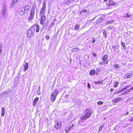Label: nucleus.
I'll return each instance as SVG.
<instances>
[{
  "label": "nucleus",
  "instance_id": "nucleus-19",
  "mask_svg": "<svg viewBox=\"0 0 133 133\" xmlns=\"http://www.w3.org/2000/svg\"><path fill=\"white\" fill-rule=\"evenodd\" d=\"M95 73V71L94 69H91L90 70L89 74L90 75L93 76L94 75Z\"/></svg>",
  "mask_w": 133,
  "mask_h": 133
},
{
  "label": "nucleus",
  "instance_id": "nucleus-31",
  "mask_svg": "<svg viewBox=\"0 0 133 133\" xmlns=\"http://www.w3.org/2000/svg\"><path fill=\"white\" fill-rule=\"evenodd\" d=\"M103 103V102L101 101H99L97 102V104L98 105H102Z\"/></svg>",
  "mask_w": 133,
  "mask_h": 133
},
{
  "label": "nucleus",
  "instance_id": "nucleus-28",
  "mask_svg": "<svg viewBox=\"0 0 133 133\" xmlns=\"http://www.w3.org/2000/svg\"><path fill=\"white\" fill-rule=\"evenodd\" d=\"M88 11L86 9H83L79 12V14H81L82 13H87Z\"/></svg>",
  "mask_w": 133,
  "mask_h": 133
},
{
  "label": "nucleus",
  "instance_id": "nucleus-20",
  "mask_svg": "<svg viewBox=\"0 0 133 133\" xmlns=\"http://www.w3.org/2000/svg\"><path fill=\"white\" fill-rule=\"evenodd\" d=\"M119 84V82L118 81H115L114 82L113 87L114 88H117Z\"/></svg>",
  "mask_w": 133,
  "mask_h": 133
},
{
  "label": "nucleus",
  "instance_id": "nucleus-36",
  "mask_svg": "<svg viewBox=\"0 0 133 133\" xmlns=\"http://www.w3.org/2000/svg\"><path fill=\"white\" fill-rule=\"evenodd\" d=\"M87 86L89 88H90V85L89 83H88L87 84Z\"/></svg>",
  "mask_w": 133,
  "mask_h": 133
},
{
  "label": "nucleus",
  "instance_id": "nucleus-45",
  "mask_svg": "<svg viewBox=\"0 0 133 133\" xmlns=\"http://www.w3.org/2000/svg\"><path fill=\"white\" fill-rule=\"evenodd\" d=\"M108 0H103L104 1V2H106Z\"/></svg>",
  "mask_w": 133,
  "mask_h": 133
},
{
  "label": "nucleus",
  "instance_id": "nucleus-24",
  "mask_svg": "<svg viewBox=\"0 0 133 133\" xmlns=\"http://www.w3.org/2000/svg\"><path fill=\"white\" fill-rule=\"evenodd\" d=\"M121 44L122 46L124 48L123 49L125 50L126 49L125 44L124 43L121 42Z\"/></svg>",
  "mask_w": 133,
  "mask_h": 133
},
{
  "label": "nucleus",
  "instance_id": "nucleus-22",
  "mask_svg": "<svg viewBox=\"0 0 133 133\" xmlns=\"http://www.w3.org/2000/svg\"><path fill=\"white\" fill-rule=\"evenodd\" d=\"M5 114V109L3 107L2 108V112L1 113V115L2 116H3Z\"/></svg>",
  "mask_w": 133,
  "mask_h": 133
},
{
  "label": "nucleus",
  "instance_id": "nucleus-21",
  "mask_svg": "<svg viewBox=\"0 0 133 133\" xmlns=\"http://www.w3.org/2000/svg\"><path fill=\"white\" fill-rule=\"evenodd\" d=\"M103 36L106 38L108 36L107 33L105 30H103Z\"/></svg>",
  "mask_w": 133,
  "mask_h": 133
},
{
  "label": "nucleus",
  "instance_id": "nucleus-16",
  "mask_svg": "<svg viewBox=\"0 0 133 133\" xmlns=\"http://www.w3.org/2000/svg\"><path fill=\"white\" fill-rule=\"evenodd\" d=\"M28 63H25L24 65L23 71L24 72L25 71L28 69Z\"/></svg>",
  "mask_w": 133,
  "mask_h": 133
},
{
  "label": "nucleus",
  "instance_id": "nucleus-27",
  "mask_svg": "<svg viewBox=\"0 0 133 133\" xmlns=\"http://www.w3.org/2000/svg\"><path fill=\"white\" fill-rule=\"evenodd\" d=\"M79 49L77 48H75L72 49L71 50V51L72 52H74L77 51Z\"/></svg>",
  "mask_w": 133,
  "mask_h": 133
},
{
  "label": "nucleus",
  "instance_id": "nucleus-38",
  "mask_svg": "<svg viewBox=\"0 0 133 133\" xmlns=\"http://www.w3.org/2000/svg\"><path fill=\"white\" fill-rule=\"evenodd\" d=\"M102 127H103V126H100L99 128V130H101L102 128Z\"/></svg>",
  "mask_w": 133,
  "mask_h": 133
},
{
  "label": "nucleus",
  "instance_id": "nucleus-32",
  "mask_svg": "<svg viewBox=\"0 0 133 133\" xmlns=\"http://www.w3.org/2000/svg\"><path fill=\"white\" fill-rule=\"evenodd\" d=\"M130 17V15H129L128 13H127L126 14V15L125 17L129 18Z\"/></svg>",
  "mask_w": 133,
  "mask_h": 133
},
{
  "label": "nucleus",
  "instance_id": "nucleus-35",
  "mask_svg": "<svg viewBox=\"0 0 133 133\" xmlns=\"http://www.w3.org/2000/svg\"><path fill=\"white\" fill-rule=\"evenodd\" d=\"M120 92H120L119 90H118L117 91L115 92V93L116 94H118Z\"/></svg>",
  "mask_w": 133,
  "mask_h": 133
},
{
  "label": "nucleus",
  "instance_id": "nucleus-42",
  "mask_svg": "<svg viewBox=\"0 0 133 133\" xmlns=\"http://www.w3.org/2000/svg\"><path fill=\"white\" fill-rule=\"evenodd\" d=\"M110 91L112 92L113 91V89L112 88H111L110 89Z\"/></svg>",
  "mask_w": 133,
  "mask_h": 133
},
{
  "label": "nucleus",
  "instance_id": "nucleus-5",
  "mask_svg": "<svg viewBox=\"0 0 133 133\" xmlns=\"http://www.w3.org/2000/svg\"><path fill=\"white\" fill-rule=\"evenodd\" d=\"M92 114V112L88 111L86 112L84 116H82L80 117V119L82 120H86L89 118Z\"/></svg>",
  "mask_w": 133,
  "mask_h": 133
},
{
  "label": "nucleus",
  "instance_id": "nucleus-13",
  "mask_svg": "<svg viewBox=\"0 0 133 133\" xmlns=\"http://www.w3.org/2000/svg\"><path fill=\"white\" fill-rule=\"evenodd\" d=\"M121 100V98L120 97H118L115 98L112 101V102L114 103H116Z\"/></svg>",
  "mask_w": 133,
  "mask_h": 133
},
{
  "label": "nucleus",
  "instance_id": "nucleus-41",
  "mask_svg": "<svg viewBox=\"0 0 133 133\" xmlns=\"http://www.w3.org/2000/svg\"><path fill=\"white\" fill-rule=\"evenodd\" d=\"M99 73V71L98 70V69H97V70H96V74H98Z\"/></svg>",
  "mask_w": 133,
  "mask_h": 133
},
{
  "label": "nucleus",
  "instance_id": "nucleus-29",
  "mask_svg": "<svg viewBox=\"0 0 133 133\" xmlns=\"http://www.w3.org/2000/svg\"><path fill=\"white\" fill-rule=\"evenodd\" d=\"M113 66L114 67L117 68H118L119 67L118 64H115Z\"/></svg>",
  "mask_w": 133,
  "mask_h": 133
},
{
  "label": "nucleus",
  "instance_id": "nucleus-33",
  "mask_svg": "<svg viewBox=\"0 0 133 133\" xmlns=\"http://www.w3.org/2000/svg\"><path fill=\"white\" fill-rule=\"evenodd\" d=\"M92 39V43L94 44L95 42V38H93Z\"/></svg>",
  "mask_w": 133,
  "mask_h": 133
},
{
  "label": "nucleus",
  "instance_id": "nucleus-8",
  "mask_svg": "<svg viewBox=\"0 0 133 133\" xmlns=\"http://www.w3.org/2000/svg\"><path fill=\"white\" fill-rule=\"evenodd\" d=\"M55 123L54 125V127L56 129H60L61 126V122L57 120L55 121Z\"/></svg>",
  "mask_w": 133,
  "mask_h": 133
},
{
  "label": "nucleus",
  "instance_id": "nucleus-43",
  "mask_svg": "<svg viewBox=\"0 0 133 133\" xmlns=\"http://www.w3.org/2000/svg\"><path fill=\"white\" fill-rule=\"evenodd\" d=\"M133 90V86L131 87L130 89H129L130 90Z\"/></svg>",
  "mask_w": 133,
  "mask_h": 133
},
{
  "label": "nucleus",
  "instance_id": "nucleus-14",
  "mask_svg": "<svg viewBox=\"0 0 133 133\" xmlns=\"http://www.w3.org/2000/svg\"><path fill=\"white\" fill-rule=\"evenodd\" d=\"M132 76V73H127L125 74L124 76H125L127 78H131Z\"/></svg>",
  "mask_w": 133,
  "mask_h": 133
},
{
  "label": "nucleus",
  "instance_id": "nucleus-12",
  "mask_svg": "<svg viewBox=\"0 0 133 133\" xmlns=\"http://www.w3.org/2000/svg\"><path fill=\"white\" fill-rule=\"evenodd\" d=\"M39 98L37 97L34 99L33 102V105L34 107H35L38 101Z\"/></svg>",
  "mask_w": 133,
  "mask_h": 133
},
{
  "label": "nucleus",
  "instance_id": "nucleus-1",
  "mask_svg": "<svg viewBox=\"0 0 133 133\" xmlns=\"http://www.w3.org/2000/svg\"><path fill=\"white\" fill-rule=\"evenodd\" d=\"M108 57L109 56L107 54H105L103 55L101 58L103 62H99V64L101 65L108 64L109 61V60L108 59Z\"/></svg>",
  "mask_w": 133,
  "mask_h": 133
},
{
  "label": "nucleus",
  "instance_id": "nucleus-44",
  "mask_svg": "<svg viewBox=\"0 0 133 133\" xmlns=\"http://www.w3.org/2000/svg\"><path fill=\"white\" fill-rule=\"evenodd\" d=\"M128 114H129V112H127V113L125 114V115H126Z\"/></svg>",
  "mask_w": 133,
  "mask_h": 133
},
{
  "label": "nucleus",
  "instance_id": "nucleus-10",
  "mask_svg": "<svg viewBox=\"0 0 133 133\" xmlns=\"http://www.w3.org/2000/svg\"><path fill=\"white\" fill-rule=\"evenodd\" d=\"M34 33L30 28L28 30L27 32V35L29 37H31L34 35Z\"/></svg>",
  "mask_w": 133,
  "mask_h": 133
},
{
  "label": "nucleus",
  "instance_id": "nucleus-17",
  "mask_svg": "<svg viewBox=\"0 0 133 133\" xmlns=\"http://www.w3.org/2000/svg\"><path fill=\"white\" fill-rule=\"evenodd\" d=\"M102 19L101 17L99 18L94 23H95L96 24H98L102 21Z\"/></svg>",
  "mask_w": 133,
  "mask_h": 133
},
{
  "label": "nucleus",
  "instance_id": "nucleus-40",
  "mask_svg": "<svg viewBox=\"0 0 133 133\" xmlns=\"http://www.w3.org/2000/svg\"><path fill=\"white\" fill-rule=\"evenodd\" d=\"M92 55L94 57H96V54L94 53V52L92 53Z\"/></svg>",
  "mask_w": 133,
  "mask_h": 133
},
{
  "label": "nucleus",
  "instance_id": "nucleus-3",
  "mask_svg": "<svg viewBox=\"0 0 133 133\" xmlns=\"http://www.w3.org/2000/svg\"><path fill=\"white\" fill-rule=\"evenodd\" d=\"M35 7L36 6H32L30 10L29 15L28 18V20L30 21L33 19L35 14Z\"/></svg>",
  "mask_w": 133,
  "mask_h": 133
},
{
  "label": "nucleus",
  "instance_id": "nucleus-39",
  "mask_svg": "<svg viewBox=\"0 0 133 133\" xmlns=\"http://www.w3.org/2000/svg\"><path fill=\"white\" fill-rule=\"evenodd\" d=\"M107 24H109L111 23L112 22H111V21H107Z\"/></svg>",
  "mask_w": 133,
  "mask_h": 133
},
{
  "label": "nucleus",
  "instance_id": "nucleus-11",
  "mask_svg": "<svg viewBox=\"0 0 133 133\" xmlns=\"http://www.w3.org/2000/svg\"><path fill=\"white\" fill-rule=\"evenodd\" d=\"M74 124H73L71 125H69L66 127L65 129V132L66 133H68L70 131V129L74 127Z\"/></svg>",
  "mask_w": 133,
  "mask_h": 133
},
{
  "label": "nucleus",
  "instance_id": "nucleus-30",
  "mask_svg": "<svg viewBox=\"0 0 133 133\" xmlns=\"http://www.w3.org/2000/svg\"><path fill=\"white\" fill-rule=\"evenodd\" d=\"M128 86H126L124 88H123L120 90H119L120 92H121L123 91L124 90L126 89L127 88Z\"/></svg>",
  "mask_w": 133,
  "mask_h": 133
},
{
  "label": "nucleus",
  "instance_id": "nucleus-7",
  "mask_svg": "<svg viewBox=\"0 0 133 133\" xmlns=\"http://www.w3.org/2000/svg\"><path fill=\"white\" fill-rule=\"evenodd\" d=\"M46 18L45 16H41L40 23L42 25L45 24L46 22Z\"/></svg>",
  "mask_w": 133,
  "mask_h": 133
},
{
  "label": "nucleus",
  "instance_id": "nucleus-6",
  "mask_svg": "<svg viewBox=\"0 0 133 133\" xmlns=\"http://www.w3.org/2000/svg\"><path fill=\"white\" fill-rule=\"evenodd\" d=\"M46 8V3L44 2L43 3L42 7L41 8L39 12V15L40 16H45L44 15L45 13V10Z\"/></svg>",
  "mask_w": 133,
  "mask_h": 133
},
{
  "label": "nucleus",
  "instance_id": "nucleus-34",
  "mask_svg": "<svg viewBox=\"0 0 133 133\" xmlns=\"http://www.w3.org/2000/svg\"><path fill=\"white\" fill-rule=\"evenodd\" d=\"M45 38L46 40H48L49 38V36L46 35L45 36Z\"/></svg>",
  "mask_w": 133,
  "mask_h": 133
},
{
  "label": "nucleus",
  "instance_id": "nucleus-46",
  "mask_svg": "<svg viewBox=\"0 0 133 133\" xmlns=\"http://www.w3.org/2000/svg\"><path fill=\"white\" fill-rule=\"evenodd\" d=\"M53 20L54 21H56V19H54Z\"/></svg>",
  "mask_w": 133,
  "mask_h": 133
},
{
  "label": "nucleus",
  "instance_id": "nucleus-23",
  "mask_svg": "<svg viewBox=\"0 0 133 133\" xmlns=\"http://www.w3.org/2000/svg\"><path fill=\"white\" fill-rule=\"evenodd\" d=\"M112 48L115 51H118L119 50L118 48L117 47V46L115 45H113L112 46Z\"/></svg>",
  "mask_w": 133,
  "mask_h": 133
},
{
  "label": "nucleus",
  "instance_id": "nucleus-18",
  "mask_svg": "<svg viewBox=\"0 0 133 133\" xmlns=\"http://www.w3.org/2000/svg\"><path fill=\"white\" fill-rule=\"evenodd\" d=\"M22 8H23V10H24L26 12L28 11L30 8L29 6V5H26Z\"/></svg>",
  "mask_w": 133,
  "mask_h": 133
},
{
  "label": "nucleus",
  "instance_id": "nucleus-37",
  "mask_svg": "<svg viewBox=\"0 0 133 133\" xmlns=\"http://www.w3.org/2000/svg\"><path fill=\"white\" fill-rule=\"evenodd\" d=\"M130 121H133V117H131L129 119Z\"/></svg>",
  "mask_w": 133,
  "mask_h": 133
},
{
  "label": "nucleus",
  "instance_id": "nucleus-47",
  "mask_svg": "<svg viewBox=\"0 0 133 133\" xmlns=\"http://www.w3.org/2000/svg\"><path fill=\"white\" fill-rule=\"evenodd\" d=\"M40 93L39 94H38V95H40Z\"/></svg>",
  "mask_w": 133,
  "mask_h": 133
},
{
  "label": "nucleus",
  "instance_id": "nucleus-15",
  "mask_svg": "<svg viewBox=\"0 0 133 133\" xmlns=\"http://www.w3.org/2000/svg\"><path fill=\"white\" fill-rule=\"evenodd\" d=\"M26 12L24 10H23V8L22 7L21 8V10L19 12V14L21 15H23L25 14Z\"/></svg>",
  "mask_w": 133,
  "mask_h": 133
},
{
  "label": "nucleus",
  "instance_id": "nucleus-25",
  "mask_svg": "<svg viewBox=\"0 0 133 133\" xmlns=\"http://www.w3.org/2000/svg\"><path fill=\"white\" fill-rule=\"evenodd\" d=\"M103 83V81H95L94 82V83L95 84H100Z\"/></svg>",
  "mask_w": 133,
  "mask_h": 133
},
{
  "label": "nucleus",
  "instance_id": "nucleus-26",
  "mask_svg": "<svg viewBox=\"0 0 133 133\" xmlns=\"http://www.w3.org/2000/svg\"><path fill=\"white\" fill-rule=\"evenodd\" d=\"M80 27V25L76 24L75 25L74 29L75 30H77L79 29Z\"/></svg>",
  "mask_w": 133,
  "mask_h": 133
},
{
  "label": "nucleus",
  "instance_id": "nucleus-9",
  "mask_svg": "<svg viewBox=\"0 0 133 133\" xmlns=\"http://www.w3.org/2000/svg\"><path fill=\"white\" fill-rule=\"evenodd\" d=\"M107 7H109L111 5H115L116 4V3L113 0H109L108 2L106 4Z\"/></svg>",
  "mask_w": 133,
  "mask_h": 133
},
{
  "label": "nucleus",
  "instance_id": "nucleus-4",
  "mask_svg": "<svg viewBox=\"0 0 133 133\" xmlns=\"http://www.w3.org/2000/svg\"><path fill=\"white\" fill-rule=\"evenodd\" d=\"M30 28L34 33L35 32L36 33H38L39 31L40 28L38 24H34Z\"/></svg>",
  "mask_w": 133,
  "mask_h": 133
},
{
  "label": "nucleus",
  "instance_id": "nucleus-2",
  "mask_svg": "<svg viewBox=\"0 0 133 133\" xmlns=\"http://www.w3.org/2000/svg\"><path fill=\"white\" fill-rule=\"evenodd\" d=\"M59 89H55L54 92L51 95V100L52 102H54L56 99L57 96L58 94Z\"/></svg>",
  "mask_w": 133,
  "mask_h": 133
},
{
  "label": "nucleus",
  "instance_id": "nucleus-48",
  "mask_svg": "<svg viewBox=\"0 0 133 133\" xmlns=\"http://www.w3.org/2000/svg\"><path fill=\"white\" fill-rule=\"evenodd\" d=\"M94 18H93V19H91V20H93Z\"/></svg>",
  "mask_w": 133,
  "mask_h": 133
}]
</instances>
